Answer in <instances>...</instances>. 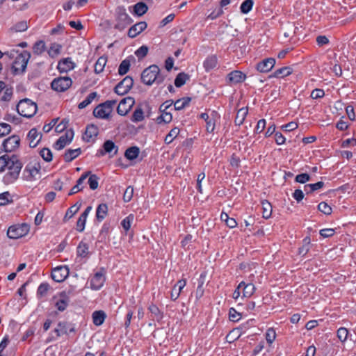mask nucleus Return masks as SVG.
Here are the masks:
<instances>
[{
    "mask_svg": "<svg viewBox=\"0 0 356 356\" xmlns=\"http://www.w3.org/2000/svg\"><path fill=\"white\" fill-rule=\"evenodd\" d=\"M220 120V118H209L206 121V129L207 132L211 133L214 131L216 123Z\"/></svg>",
    "mask_w": 356,
    "mask_h": 356,
    "instance_id": "51",
    "label": "nucleus"
},
{
    "mask_svg": "<svg viewBox=\"0 0 356 356\" xmlns=\"http://www.w3.org/2000/svg\"><path fill=\"white\" fill-rule=\"evenodd\" d=\"M60 293H65V296L68 300H70V297H72L78 293L76 291V288L74 286H70L65 291L60 292Z\"/></svg>",
    "mask_w": 356,
    "mask_h": 356,
    "instance_id": "62",
    "label": "nucleus"
},
{
    "mask_svg": "<svg viewBox=\"0 0 356 356\" xmlns=\"http://www.w3.org/2000/svg\"><path fill=\"white\" fill-rule=\"evenodd\" d=\"M106 270L104 268H101L99 271L96 272L90 280V287L91 289L99 290L104 285L106 280Z\"/></svg>",
    "mask_w": 356,
    "mask_h": 356,
    "instance_id": "8",
    "label": "nucleus"
},
{
    "mask_svg": "<svg viewBox=\"0 0 356 356\" xmlns=\"http://www.w3.org/2000/svg\"><path fill=\"white\" fill-rule=\"evenodd\" d=\"M143 119L144 112L141 108L138 107L132 114L131 120L133 122H137L142 121Z\"/></svg>",
    "mask_w": 356,
    "mask_h": 356,
    "instance_id": "48",
    "label": "nucleus"
},
{
    "mask_svg": "<svg viewBox=\"0 0 356 356\" xmlns=\"http://www.w3.org/2000/svg\"><path fill=\"white\" fill-rule=\"evenodd\" d=\"M265 337L267 342L270 345L276 338V332L274 328H268L266 332Z\"/></svg>",
    "mask_w": 356,
    "mask_h": 356,
    "instance_id": "55",
    "label": "nucleus"
},
{
    "mask_svg": "<svg viewBox=\"0 0 356 356\" xmlns=\"http://www.w3.org/2000/svg\"><path fill=\"white\" fill-rule=\"evenodd\" d=\"M45 50V44L44 41L40 40L35 43L33 47V51L35 54L40 55Z\"/></svg>",
    "mask_w": 356,
    "mask_h": 356,
    "instance_id": "52",
    "label": "nucleus"
},
{
    "mask_svg": "<svg viewBox=\"0 0 356 356\" xmlns=\"http://www.w3.org/2000/svg\"><path fill=\"white\" fill-rule=\"evenodd\" d=\"M116 102L115 100H108L99 104L93 111L94 116L100 119H108Z\"/></svg>",
    "mask_w": 356,
    "mask_h": 356,
    "instance_id": "5",
    "label": "nucleus"
},
{
    "mask_svg": "<svg viewBox=\"0 0 356 356\" xmlns=\"http://www.w3.org/2000/svg\"><path fill=\"white\" fill-rule=\"evenodd\" d=\"M49 289L50 286L47 282L41 283L38 288L37 296L40 298L45 296Z\"/></svg>",
    "mask_w": 356,
    "mask_h": 356,
    "instance_id": "45",
    "label": "nucleus"
},
{
    "mask_svg": "<svg viewBox=\"0 0 356 356\" xmlns=\"http://www.w3.org/2000/svg\"><path fill=\"white\" fill-rule=\"evenodd\" d=\"M20 138L19 135H11L10 137L4 140L3 147L5 152H10L15 151L19 146Z\"/></svg>",
    "mask_w": 356,
    "mask_h": 356,
    "instance_id": "14",
    "label": "nucleus"
},
{
    "mask_svg": "<svg viewBox=\"0 0 356 356\" xmlns=\"http://www.w3.org/2000/svg\"><path fill=\"white\" fill-rule=\"evenodd\" d=\"M191 101V97H183L181 99H177L174 104V109L177 111H180L185 107L188 106Z\"/></svg>",
    "mask_w": 356,
    "mask_h": 356,
    "instance_id": "37",
    "label": "nucleus"
},
{
    "mask_svg": "<svg viewBox=\"0 0 356 356\" xmlns=\"http://www.w3.org/2000/svg\"><path fill=\"white\" fill-rule=\"evenodd\" d=\"M337 334L339 339L344 342L348 338V330L347 328L341 327L337 330Z\"/></svg>",
    "mask_w": 356,
    "mask_h": 356,
    "instance_id": "56",
    "label": "nucleus"
},
{
    "mask_svg": "<svg viewBox=\"0 0 356 356\" xmlns=\"http://www.w3.org/2000/svg\"><path fill=\"white\" fill-rule=\"evenodd\" d=\"M69 121L63 119L58 124H56L54 131L56 134H68L69 131L71 134H74L72 129H67Z\"/></svg>",
    "mask_w": 356,
    "mask_h": 356,
    "instance_id": "33",
    "label": "nucleus"
},
{
    "mask_svg": "<svg viewBox=\"0 0 356 356\" xmlns=\"http://www.w3.org/2000/svg\"><path fill=\"white\" fill-rule=\"evenodd\" d=\"M42 135H27V139L29 146L32 148L35 147L42 138Z\"/></svg>",
    "mask_w": 356,
    "mask_h": 356,
    "instance_id": "50",
    "label": "nucleus"
},
{
    "mask_svg": "<svg viewBox=\"0 0 356 356\" xmlns=\"http://www.w3.org/2000/svg\"><path fill=\"white\" fill-rule=\"evenodd\" d=\"M56 337H59L64 334H68L71 332H75V325L68 321H59L57 327L54 330Z\"/></svg>",
    "mask_w": 356,
    "mask_h": 356,
    "instance_id": "10",
    "label": "nucleus"
},
{
    "mask_svg": "<svg viewBox=\"0 0 356 356\" xmlns=\"http://www.w3.org/2000/svg\"><path fill=\"white\" fill-rule=\"evenodd\" d=\"M28 24L26 21H21L16 23L12 28L11 30L15 32H23L27 30Z\"/></svg>",
    "mask_w": 356,
    "mask_h": 356,
    "instance_id": "53",
    "label": "nucleus"
},
{
    "mask_svg": "<svg viewBox=\"0 0 356 356\" xmlns=\"http://www.w3.org/2000/svg\"><path fill=\"white\" fill-rule=\"evenodd\" d=\"M90 254L89 245L81 241L76 248V255L82 258H87Z\"/></svg>",
    "mask_w": 356,
    "mask_h": 356,
    "instance_id": "27",
    "label": "nucleus"
},
{
    "mask_svg": "<svg viewBox=\"0 0 356 356\" xmlns=\"http://www.w3.org/2000/svg\"><path fill=\"white\" fill-rule=\"evenodd\" d=\"M246 78L245 74L241 71L234 70L227 74V84H236L243 82Z\"/></svg>",
    "mask_w": 356,
    "mask_h": 356,
    "instance_id": "19",
    "label": "nucleus"
},
{
    "mask_svg": "<svg viewBox=\"0 0 356 356\" xmlns=\"http://www.w3.org/2000/svg\"><path fill=\"white\" fill-rule=\"evenodd\" d=\"M72 84V79L68 76H60L54 79L51 83L52 90L56 92H65Z\"/></svg>",
    "mask_w": 356,
    "mask_h": 356,
    "instance_id": "7",
    "label": "nucleus"
},
{
    "mask_svg": "<svg viewBox=\"0 0 356 356\" xmlns=\"http://www.w3.org/2000/svg\"><path fill=\"white\" fill-rule=\"evenodd\" d=\"M130 61L128 59L123 60L121 63L120 64L119 68H118V73L120 75H124L127 74L129 70L130 67Z\"/></svg>",
    "mask_w": 356,
    "mask_h": 356,
    "instance_id": "46",
    "label": "nucleus"
},
{
    "mask_svg": "<svg viewBox=\"0 0 356 356\" xmlns=\"http://www.w3.org/2000/svg\"><path fill=\"white\" fill-rule=\"evenodd\" d=\"M31 58L28 51H23L15 59L12 65V72L14 75L23 74L26 69L27 63Z\"/></svg>",
    "mask_w": 356,
    "mask_h": 356,
    "instance_id": "3",
    "label": "nucleus"
},
{
    "mask_svg": "<svg viewBox=\"0 0 356 356\" xmlns=\"http://www.w3.org/2000/svg\"><path fill=\"white\" fill-rule=\"evenodd\" d=\"M134 220V215L132 213L129 214L122 220L121 225L125 231L126 234H127L128 231L130 229Z\"/></svg>",
    "mask_w": 356,
    "mask_h": 356,
    "instance_id": "42",
    "label": "nucleus"
},
{
    "mask_svg": "<svg viewBox=\"0 0 356 356\" xmlns=\"http://www.w3.org/2000/svg\"><path fill=\"white\" fill-rule=\"evenodd\" d=\"M134 99L132 97L124 98L120 102L117 107L118 113L122 116L127 115L134 104Z\"/></svg>",
    "mask_w": 356,
    "mask_h": 356,
    "instance_id": "15",
    "label": "nucleus"
},
{
    "mask_svg": "<svg viewBox=\"0 0 356 356\" xmlns=\"http://www.w3.org/2000/svg\"><path fill=\"white\" fill-rule=\"evenodd\" d=\"M148 53V47L145 45L141 46L138 48L136 51L135 54L138 57V59H143L145 58Z\"/></svg>",
    "mask_w": 356,
    "mask_h": 356,
    "instance_id": "61",
    "label": "nucleus"
},
{
    "mask_svg": "<svg viewBox=\"0 0 356 356\" xmlns=\"http://www.w3.org/2000/svg\"><path fill=\"white\" fill-rule=\"evenodd\" d=\"M29 232V226L27 224H17L9 227L7 236L10 238L17 239L26 236Z\"/></svg>",
    "mask_w": 356,
    "mask_h": 356,
    "instance_id": "6",
    "label": "nucleus"
},
{
    "mask_svg": "<svg viewBox=\"0 0 356 356\" xmlns=\"http://www.w3.org/2000/svg\"><path fill=\"white\" fill-rule=\"evenodd\" d=\"M107 58L105 56H101L98 58L97 62L95 64L94 68H95V72L96 74L101 73L106 64Z\"/></svg>",
    "mask_w": 356,
    "mask_h": 356,
    "instance_id": "40",
    "label": "nucleus"
},
{
    "mask_svg": "<svg viewBox=\"0 0 356 356\" xmlns=\"http://www.w3.org/2000/svg\"><path fill=\"white\" fill-rule=\"evenodd\" d=\"M148 310L151 313V316L153 320L159 322L163 319V314L156 305L153 303L149 305L148 307Z\"/></svg>",
    "mask_w": 356,
    "mask_h": 356,
    "instance_id": "28",
    "label": "nucleus"
},
{
    "mask_svg": "<svg viewBox=\"0 0 356 356\" xmlns=\"http://www.w3.org/2000/svg\"><path fill=\"white\" fill-rule=\"evenodd\" d=\"M16 108L20 115L29 118L35 114L37 105L31 99L26 98L19 102Z\"/></svg>",
    "mask_w": 356,
    "mask_h": 356,
    "instance_id": "4",
    "label": "nucleus"
},
{
    "mask_svg": "<svg viewBox=\"0 0 356 356\" xmlns=\"http://www.w3.org/2000/svg\"><path fill=\"white\" fill-rule=\"evenodd\" d=\"M262 209V217L264 219H268L272 216L273 207L271 204L266 200L261 202Z\"/></svg>",
    "mask_w": 356,
    "mask_h": 356,
    "instance_id": "30",
    "label": "nucleus"
},
{
    "mask_svg": "<svg viewBox=\"0 0 356 356\" xmlns=\"http://www.w3.org/2000/svg\"><path fill=\"white\" fill-rule=\"evenodd\" d=\"M173 104L172 100H168L163 102L159 107L161 112L160 116L157 118V122L159 123L165 122L168 123L172 119V115L170 112L168 111V109Z\"/></svg>",
    "mask_w": 356,
    "mask_h": 356,
    "instance_id": "9",
    "label": "nucleus"
},
{
    "mask_svg": "<svg viewBox=\"0 0 356 356\" xmlns=\"http://www.w3.org/2000/svg\"><path fill=\"white\" fill-rule=\"evenodd\" d=\"M58 70L60 72H67L74 68V63L71 58H63L58 63Z\"/></svg>",
    "mask_w": 356,
    "mask_h": 356,
    "instance_id": "23",
    "label": "nucleus"
},
{
    "mask_svg": "<svg viewBox=\"0 0 356 356\" xmlns=\"http://www.w3.org/2000/svg\"><path fill=\"white\" fill-rule=\"evenodd\" d=\"M324 186V182L318 181L315 184H306L304 186V190L307 193H311L315 191L322 188Z\"/></svg>",
    "mask_w": 356,
    "mask_h": 356,
    "instance_id": "43",
    "label": "nucleus"
},
{
    "mask_svg": "<svg viewBox=\"0 0 356 356\" xmlns=\"http://www.w3.org/2000/svg\"><path fill=\"white\" fill-rule=\"evenodd\" d=\"M145 22H140L131 26L128 31V36L131 38L136 37L147 28Z\"/></svg>",
    "mask_w": 356,
    "mask_h": 356,
    "instance_id": "20",
    "label": "nucleus"
},
{
    "mask_svg": "<svg viewBox=\"0 0 356 356\" xmlns=\"http://www.w3.org/2000/svg\"><path fill=\"white\" fill-rule=\"evenodd\" d=\"M190 76L184 72L179 73L175 79V85L177 88H180L184 86L186 82L189 80Z\"/></svg>",
    "mask_w": 356,
    "mask_h": 356,
    "instance_id": "38",
    "label": "nucleus"
},
{
    "mask_svg": "<svg viewBox=\"0 0 356 356\" xmlns=\"http://www.w3.org/2000/svg\"><path fill=\"white\" fill-rule=\"evenodd\" d=\"M54 306L59 312H64L70 302L65 293H58L53 298Z\"/></svg>",
    "mask_w": 356,
    "mask_h": 356,
    "instance_id": "16",
    "label": "nucleus"
},
{
    "mask_svg": "<svg viewBox=\"0 0 356 356\" xmlns=\"http://www.w3.org/2000/svg\"><path fill=\"white\" fill-rule=\"evenodd\" d=\"M41 165L39 162L29 163L24 170V176L27 180L35 179L36 175L40 174Z\"/></svg>",
    "mask_w": 356,
    "mask_h": 356,
    "instance_id": "13",
    "label": "nucleus"
},
{
    "mask_svg": "<svg viewBox=\"0 0 356 356\" xmlns=\"http://www.w3.org/2000/svg\"><path fill=\"white\" fill-rule=\"evenodd\" d=\"M218 64V58L216 56L212 55L208 56L204 61L203 65L207 72L214 69Z\"/></svg>",
    "mask_w": 356,
    "mask_h": 356,
    "instance_id": "31",
    "label": "nucleus"
},
{
    "mask_svg": "<svg viewBox=\"0 0 356 356\" xmlns=\"http://www.w3.org/2000/svg\"><path fill=\"white\" fill-rule=\"evenodd\" d=\"M97 93L96 92H90L83 101L79 104L78 108L79 109L85 108L92 103V102L95 99V97H97Z\"/></svg>",
    "mask_w": 356,
    "mask_h": 356,
    "instance_id": "41",
    "label": "nucleus"
},
{
    "mask_svg": "<svg viewBox=\"0 0 356 356\" xmlns=\"http://www.w3.org/2000/svg\"><path fill=\"white\" fill-rule=\"evenodd\" d=\"M70 273V269L67 266H59L54 268L51 271V277L56 282L64 281Z\"/></svg>",
    "mask_w": 356,
    "mask_h": 356,
    "instance_id": "12",
    "label": "nucleus"
},
{
    "mask_svg": "<svg viewBox=\"0 0 356 356\" xmlns=\"http://www.w3.org/2000/svg\"><path fill=\"white\" fill-rule=\"evenodd\" d=\"M40 154L45 161L49 162L52 160V153L48 148H43L40 152Z\"/></svg>",
    "mask_w": 356,
    "mask_h": 356,
    "instance_id": "63",
    "label": "nucleus"
},
{
    "mask_svg": "<svg viewBox=\"0 0 356 356\" xmlns=\"http://www.w3.org/2000/svg\"><path fill=\"white\" fill-rule=\"evenodd\" d=\"M88 184L91 190H96L99 186V178L95 174H91L88 176Z\"/></svg>",
    "mask_w": 356,
    "mask_h": 356,
    "instance_id": "49",
    "label": "nucleus"
},
{
    "mask_svg": "<svg viewBox=\"0 0 356 356\" xmlns=\"http://www.w3.org/2000/svg\"><path fill=\"white\" fill-rule=\"evenodd\" d=\"M13 88L6 85L3 81H0V100L9 102L13 96Z\"/></svg>",
    "mask_w": 356,
    "mask_h": 356,
    "instance_id": "18",
    "label": "nucleus"
},
{
    "mask_svg": "<svg viewBox=\"0 0 356 356\" xmlns=\"http://www.w3.org/2000/svg\"><path fill=\"white\" fill-rule=\"evenodd\" d=\"M81 153V150L80 148H76V149H69L65 151V152L63 155V159L65 160V162H67V163L71 162L74 159L78 157Z\"/></svg>",
    "mask_w": 356,
    "mask_h": 356,
    "instance_id": "29",
    "label": "nucleus"
},
{
    "mask_svg": "<svg viewBox=\"0 0 356 356\" xmlns=\"http://www.w3.org/2000/svg\"><path fill=\"white\" fill-rule=\"evenodd\" d=\"M140 79L147 86H152L153 83L159 85L163 82L165 76L161 73L156 65H152L142 72Z\"/></svg>",
    "mask_w": 356,
    "mask_h": 356,
    "instance_id": "1",
    "label": "nucleus"
},
{
    "mask_svg": "<svg viewBox=\"0 0 356 356\" xmlns=\"http://www.w3.org/2000/svg\"><path fill=\"white\" fill-rule=\"evenodd\" d=\"M134 195V187L131 186H129L124 194H123V200L125 202H129L131 200Z\"/></svg>",
    "mask_w": 356,
    "mask_h": 356,
    "instance_id": "59",
    "label": "nucleus"
},
{
    "mask_svg": "<svg viewBox=\"0 0 356 356\" xmlns=\"http://www.w3.org/2000/svg\"><path fill=\"white\" fill-rule=\"evenodd\" d=\"M275 64V59L273 58H268L264 59L257 65V70L262 73L270 72Z\"/></svg>",
    "mask_w": 356,
    "mask_h": 356,
    "instance_id": "17",
    "label": "nucleus"
},
{
    "mask_svg": "<svg viewBox=\"0 0 356 356\" xmlns=\"http://www.w3.org/2000/svg\"><path fill=\"white\" fill-rule=\"evenodd\" d=\"M81 204L78 205V204H75L73 206L70 207L66 211L65 215V219H70L72 218L79 209Z\"/></svg>",
    "mask_w": 356,
    "mask_h": 356,
    "instance_id": "57",
    "label": "nucleus"
},
{
    "mask_svg": "<svg viewBox=\"0 0 356 356\" xmlns=\"http://www.w3.org/2000/svg\"><path fill=\"white\" fill-rule=\"evenodd\" d=\"M292 73V69L290 67H282L276 70L270 77H276V78H284Z\"/></svg>",
    "mask_w": 356,
    "mask_h": 356,
    "instance_id": "32",
    "label": "nucleus"
},
{
    "mask_svg": "<svg viewBox=\"0 0 356 356\" xmlns=\"http://www.w3.org/2000/svg\"><path fill=\"white\" fill-rule=\"evenodd\" d=\"M229 318L233 322H237L241 318V314L232 307L229 310Z\"/></svg>",
    "mask_w": 356,
    "mask_h": 356,
    "instance_id": "58",
    "label": "nucleus"
},
{
    "mask_svg": "<svg viewBox=\"0 0 356 356\" xmlns=\"http://www.w3.org/2000/svg\"><path fill=\"white\" fill-rule=\"evenodd\" d=\"M253 0H245L241 5V12L243 14L248 13L252 8Z\"/></svg>",
    "mask_w": 356,
    "mask_h": 356,
    "instance_id": "47",
    "label": "nucleus"
},
{
    "mask_svg": "<svg viewBox=\"0 0 356 356\" xmlns=\"http://www.w3.org/2000/svg\"><path fill=\"white\" fill-rule=\"evenodd\" d=\"M106 318V314L102 310L95 311L92 314V323L96 326L102 325Z\"/></svg>",
    "mask_w": 356,
    "mask_h": 356,
    "instance_id": "26",
    "label": "nucleus"
},
{
    "mask_svg": "<svg viewBox=\"0 0 356 356\" xmlns=\"http://www.w3.org/2000/svg\"><path fill=\"white\" fill-rule=\"evenodd\" d=\"M134 13L138 16L145 14L148 10L147 6L143 2H138L134 6Z\"/></svg>",
    "mask_w": 356,
    "mask_h": 356,
    "instance_id": "44",
    "label": "nucleus"
},
{
    "mask_svg": "<svg viewBox=\"0 0 356 356\" xmlns=\"http://www.w3.org/2000/svg\"><path fill=\"white\" fill-rule=\"evenodd\" d=\"M108 207L106 204H100L96 210V218L99 222L102 221L107 215Z\"/></svg>",
    "mask_w": 356,
    "mask_h": 356,
    "instance_id": "36",
    "label": "nucleus"
},
{
    "mask_svg": "<svg viewBox=\"0 0 356 356\" xmlns=\"http://www.w3.org/2000/svg\"><path fill=\"white\" fill-rule=\"evenodd\" d=\"M10 160V156L8 155H3L0 157V172H3L6 169Z\"/></svg>",
    "mask_w": 356,
    "mask_h": 356,
    "instance_id": "64",
    "label": "nucleus"
},
{
    "mask_svg": "<svg viewBox=\"0 0 356 356\" xmlns=\"http://www.w3.org/2000/svg\"><path fill=\"white\" fill-rule=\"evenodd\" d=\"M140 153L139 147L136 146H132L127 148L124 152V156L127 159L133 161L136 159Z\"/></svg>",
    "mask_w": 356,
    "mask_h": 356,
    "instance_id": "34",
    "label": "nucleus"
},
{
    "mask_svg": "<svg viewBox=\"0 0 356 356\" xmlns=\"http://www.w3.org/2000/svg\"><path fill=\"white\" fill-rule=\"evenodd\" d=\"M22 163L16 155L10 156L9 165L6 167L8 172L3 176V181L6 184H10L16 181L22 168Z\"/></svg>",
    "mask_w": 356,
    "mask_h": 356,
    "instance_id": "2",
    "label": "nucleus"
},
{
    "mask_svg": "<svg viewBox=\"0 0 356 356\" xmlns=\"http://www.w3.org/2000/svg\"><path fill=\"white\" fill-rule=\"evenodd\" d=\"M318 210L325 215H330L332 211V207L325 202L318 204Z\"/></svg>",
    "mask_w": 356,
    "mask_h": 356,
    "instance_id": "54",
    "label": "nucleus"
},
{
    "mask_svg": "<svg viewBox=\"0 0 356 356\" xmlns=\"http://www.w3.org/2000/svg\"><path fill=\"white\" fill-rule=\"evenodd\" d=\"M298 127V124L296 122H291L286 124L282 125L280 127V131L284 132H291L294 131Z\"/></svg>",
    "mask_w": 356,
    "mask_h": 356,
    "instance_id": "60",
    "label": "nucleus"
},
{
    "mask_svg": "<svg viewBox=\"0 0 356 356\" xmlns=\"http://www.w3.org/2000/svg\"><path fill=\"white\" fill-rule=\"evenodd\" d=\"M134 80L132 77L127 76L115 87V92L119 95L127 94L132 88Z\"/></svg>",
    "mask_w": 356,
    "mask_h": 356,
    "instance_id": "11",
    "label": "nucleus"
},
{
    "mask_svg": "<svg viewBox=\"0 0 356 356\" xmlns=\"http://www.w3.org/2000/svg\"><path fill=\"white\" fill-rule=\"evenodd\" d=\"M311 247V238L309 236H306L302 240V245L298 248V254L305 257L309 251Z\"/></svg>",
    "mask_w": 356,
    "mask_h": 356,
    "instance_id": "35",
    "label": "nucleus"
},
{
    "mask_svg": "<svg viewBox=\"0 0 356 356\" xmlns=\"http://www.w3.org/2000/svg\"><path fill=\"white\" fill-rule=\"evenodd\" d=\"M74 135H62L54 145V147L57 150L62 149L66 145L71 143Z\"/></svg>",
    "mask_w": 356,
    "mask_h": 356,
    "instance_id": "25",
    "label": "nucleus"
},
{
    "mask_svg": "<svg viewBox=\"0 0 356 356\" xmlns=\"http://www.w3.org/2000/svg\"><path fill=\"white\" fill-rule=\"evenodd\" d=\"M115 149V154L118 152V147L115 146V143L111 140H106L102 146V149L97 151V155L102 156L105 155L106 153L110 154Z\"/></svg>",
    "mask_w": 356,
    "mask_h": 356,
    "instance_id": "21",
    "label": "nucleus"
},
{
    "mask_svg": "<svg viewBox=\"0 0 356 356\" xmlns=\"http://www.w3.org/2000/svg\"><path fill=\"white\" fill-rule=\"evenodd\" d=\"M92 209L91 206L86 207L85 211L81 214L76 222V230L79 232H82L85 229L87 217Z\"/></svg>",
    "mask_w": 356,
    "mask_h": 356,
    "instance_id": "22",
    "label": "nucleus"
},
{
    "mask_svg": "<svg viewBox=\"0 0 356 356\" xmlns=\"http://www.w3.org/2000/svg\"><path fill=\"white\" fill-rule=\"evenodd\" d=\"M239 287L243 289V297L245 298H250L256 291V287L252 283L246 284L243 281L239 283Z\"/></svg>",
    "mask_w": 356,
    "mask_h": 356,
    "instance_id": "24",
    "label": "nucleus"
},
{
    "mask_svg": "<svg viewBox=\"0 0 356 356\" xmlns=\"http://www.w3.org/2000/svg\"><path fill=\"white\" fill-rule=\"evenodd\" d=\"M248 109L247 107H243L240 108L236 115L235 118V123L236 124L240 125L241 124L243 121L245 120V118L246 115H248Z\"/></svg>",
    "mask_w": 356,
    "mask_h": 356,
    "instance_id": "39",
    "label": "nucleus"
}]
</instances>
